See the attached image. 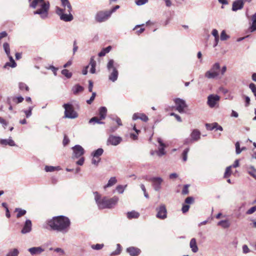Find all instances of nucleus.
Wrapping results in <instances>:
<instances>
[{
	"mask_svg": "<svg viewBox=\"0 0 256 256\" xmlns=\"http://www.w3.org/2000/svg\"><path fill=\"white\" fill-rule=\"evenodd\" d=\"M56 14L60 16V19L64 22H70L73 20V16L71 12H66L63 8L59 7L56 8Z\"/></svg>",
	"mask_w": 256,
	"mask_h": 256,
	"instance_id": "7",
	"label": "nucleus"
},
{
	"mask_svg": "<svg viewBox=\"0 0 256 256\" xmlns=\"http://www.w3.org/2000/svg\"><path fill=\"white\" fill-rule=\"evenodd\" d=\"M73 154L72 158L73 159L78 158L82 156L84 153V150L80 145H76L72 148Z\"/></svg>",
	"mask_w": 256,
	"mask_h": 256,
	"instance_id": "13",
	"label": "nucleus"
},
{
	"mask_svg": "<svg viewBox=\"0 0 256 256\" xmlns=\"http://www.w3.org/2000/svg\"><path fill=\"white\" fill-rule=\"evenodd\" d=\"M33 109V106H30L28 110H24L23 112L25 114L26 117L28 118L32 114V112Z\"/></svg>",
	"mask_w": 256,
	"mask_h": 256,
	"instance_id": "43",
	"label": "nucleus"
},
{
	"mask_svg": "<svg viewBox=\"0 0 256 256\" xmlns=\"http://www.w3.org/2000/svg\"><path fill=\"white\" fill-rule=\"evenodd\" d=\"M220 100V96L217 94H210L208 97L207 104L211 108H213L218 104Z\"/></svg>",
	"mask_w": 256,
	"mask_h": 256,
	"instance_id": "11",
	"label": "nucleus"
},
{
	"mask_svg": "<svg viewBox=\"0 0 256 256\" xmlns=\"http://www.w3.org/2000/svg\"><path fill=\"white\" fill-rule=\"evenodd\" d=\"M62 74L68 78H70L72 76V73L70 72L66 69H64L62 70Z\"/></svg>",
	"mask_w": 256,
	"mask_h": 256,
	"instance_id": "40",
	"label": "nucleus"
},
{
	"mask_svg": "<svg viewBox=\"0 0 256 256\" xmlns=\"http://www.w3.org/2000/svg\"><path fill=\"white\" fill-rule=\"evenodd\" d=\"M256 211V206H254L250 208L247 212H246V214H251L254 212Z\"/></svg>",
	"mask_w": 256,
	"mask_h": 256,
	"instance_id": "55",
	"label": "nucleus"
},
{
	"mask_svg": "<svg viewBox=\"0 0 256 256\" xmlns=\"http://www.w3.org/2000/svg\"><path fill=\"white\" fill-rule=\"evenodd\" d=\"M62 2V6L64 8V10L66 12H70L72 10V6L69 2L68 0H60Z\"/></svg>",
	"mask_w": 256,
	"mask_h": 256,
	"instance_id": "22",
	"label": "nucleus"
},
{
	"mask_svg": "<svg viewBox=\"0 0 256 256\" xmlns=\"http://www.w3.org/2000/svg\"><path fill=\"white\" fill-rule=\"evenodd\" d=\"M140 214L134 210L129 212L127 213V217L129 219L137 218L139 217Z\"/></svg>",
	"mask_w": 256,
	"mask_h": 256,
	"instance_id": "28",
	"label": "nucleus"
},
{
	"mask_svg": "<svg viewBox=\"0 0 256 256\" xmlns=\"http://www.w3.org/2000/svg\"><path fill=\"white\" fill-rule=\"evenodd\" d=\"M48 224L52 230L66 234L69 230L70 221L68 217L60 216L48 220Z\"/></svg>",
	"mask_w": 256,
	"mask_h": 256,
	"instance_id": "1",
	"label": "nucleus"
},
{
	"mask_svg": "<svg viewBox=\"0 0 256 256\" xmlns=\"http://www.w3.org/2000/svg\"><path fill=\"white\" fill-rule=\"evenodd\" d=\"M15 211L18 212L16 217L19 218L22 216H24L26 213V211L24 210H22L20 208H16Z\"/></svg>",
	"mask_w": 256,
	"mask_h": 256,
	"instance_id": "35",
	"label": "nucleus"
},
{
	"mask_svg": "<svg viewBox=\"0 0 256 256\" xmlns=\"http://www.w3.org/2000/svg\"><path fill=\"white\" fill-rule=\"evenodd\" d=\"M126 186L127 185H125L124 186L122 185H118L116 188V190L119 194H122Z\"/></svg>",
	"mask_w": 256,
	"mask_h": 256,
	"instance_id": "42",
	"label": "nucleus"
},
{
	"mask_svg": "<svg viewBox=\"0 0 256 256\" xmlns=\"http://www.w3.org/2000/svg\"><path fill=\"white\" fill-rule=\"evenodd\" d=\"M89 65L91 66L90 72L94 74L96 72V62L94 60V57L90 58Z\"/></svg>",
	"mask_w": 256,
	"mask_h": 256,
	"instance_id": "26",
	"label": "nucleus"
},
{
	"mask_svg": "<svg viewBox=\"0 0 256 256\" xmlns=\"http://www.w3.org/2000/svg\"><path fill=\"white\" fill-rule=\"evenodd\" d=\"M220 64L218 62L214 64L210 69L206 72L204 76L208 79L216 78L220 75Z\"/></svg>",
	"mask_w": 256,
	"mask_h": 256,
	"instance_id": "5",
	"label": "nucleus"
},
{
	"mask_svg": "<svg viewBox=\"0 0 256 256\" xmlns=\"http://www.w3.org/2000/svg\"><path fill=\"white\" fill-rule=\"evenodd\" d=\"M0 144L2 146L8 145L11 146H16L14 142L12 140L11 137H10L8 139H0Z\"/></svg>",
	"mask_w": 256,
	"mask_h": 256,
	"instance_id": "20",
	"label": "nucleus"
},
{
	"mask_svg": "<svg viewBox=\"0 0 256 256\" xmlns=\"http://www.w3.org/2000/svg\"><path fill=\"white\" fill-rule=\"evenodd\" d=\"M252 24L250 28V32H254L256 30V12L252 16Z\"/></svg>",
	"mask_w": 256,
	"mask_h": 256,
	"instance_id": "29",
	"label": "nucleus"
},
{
	"mask_svg": "<svg viewBox=\"0 0 256 256\" xmlns=\"http://www.w3.org/2000/svg\"><path fill=\"white\" fill-rule=\"evenodd\" d=\"M189 152V148H186L182 152V160L184 162L186 161L187 160V156Z\"/></svg>",
	"mask_w": 256,
	"mask_h": 256,
	"instance_id": "48",
	"label": "nucleus"
},
{
	"mask_svg": "<svg viewBox=\"0 0 256 256\" xmlns=\"http://www.w3.org/2000/svg\"><path fill=\"white\" fill-rule=\"evenodd\" d=\"M96 96V93L95 92H93L92 93V95L91 97L90 98L86 100L87 104H91L92 103V102L94 101V100Z\"/></svg>",
	"mask_w": 256,
	"mask_h": 256,
	"instance_id": "53",
	"label": "nucleus"
},
{
	"mask_svg": "<svg viewBox=\"0 0 256 256\" xmlns=\"http://www.w3.org/2000/svg\"><path fill=\"white\" fill-rule=\"evenodd\" d=\"M94 200L99 209L111 208H113L118 200V197L114 196L112 198H108L104 197L101 198L100 194L97 192H94Z\"/></svg>",
	"mask_w": 256,
	"mask_h": 256,
	"instance_id": "2",
	"label": "nucleus"
},
{
	"mask_svg": "<svg viewBox=\"0 0 256 256\" xmlns=\"http://www.w3.org/2000/svg\"><path fill=\"white\" fill-rule=\"evenodd\" d=\"M122 141V138L121 137L110 135L108 139L107 143L108 144L116 146L120 144Z\"/></svg>",
	"mask_w": 256,
	"mask_h": 256,
	"instance_id": "14",
	"label": "nucleus"
},
{
	"mask_svg": "<svg viewBox=\"0 0 256 256\" xmlns=\"http://www.w3.org/2000/svg\"><path fill=\"white\" fill-rule=\"evenodd\" d=\"M104 152V150L102 148H99L96 150L94 151L91 155L94 158H100V156H101Z\"/></svg>",
	"mask_w": 256,
	"mask_h": 256,
	"instance_id": "27",
	"label": "nucleus"
},
{
	"mask_svg": "<svg viewBox=\"0 0 256 256\" xmlns=\"http://www.w3.org/2000/svg\"><path fill=\"white\" fill-rule=\"evenodd\" d=\"M218 225L224 228H226L230 227V223L228 220H222L218 222Z\"/></svg>",
	"mask_w": 256,
	"mask_h": 256,
	"instance_id": "31",
	"label": "nucleus"
},
{
	"mask_svg": "<svg viewBox=\"0 0 256 256\" xmlns=\"http://www.w3.org/2000/svg\"><path fill=\"white\" fill-rule=\"evenodd\" d=\"M194 141L190 138H187L184 140V144H192Z\"/></svg>",
	"mask_w": 256,
	"mask_h": 256,
	"instance_id": "64",
	"label": "nucleus"
},
{
	"mask_svg": "<svg viewBox=\"0 0 256 256\" xmlns=\"http://www.w3.org/2000/svg\"><path fill=\"white\" fill-rule=\"evenodd\" d=\"M117 182V180L116 177H112L108 180V184L104 186V188L106 189L107 188L112 186L116 184Z\"/></svg>",
	"mask_w": 256,
	"mask_h": 256,
	"instance_id": "32",
	"label": "nucleus"
},
{
	"mask_svg": "<svg viewBox=\"0 0 256 256\" xmlns=\"http://www.w3.org/2000/svg\"><path fill=\"white\" fill-rule=\"evenodd\" d=\"M190 137L194 141H198L200 138V132L198 130L194 129L190 134Z\"/></svg>",
	"mask_w": 256,
	"mask_h": 256,
	"instance_id": "23",
	"label": "nucleus"
},
{
	"mask_svg": "<svg viewBox=\"0 0 256 256\" xmlns=\"http://www.w3.org/2000/svg\"><path fill=\"white\" fill-rule=\"evenodd\" d=\"M28 252L32 254H40L44 251V249L41 246L32 247L28 249Z\"/></svg>",
	"mask_w": 256,
	"mask_h": 256,
	"instance_id": "21",
	"label": "nucleus"
},
{
	"mask_svg": "<svg viewBox=\"0 0 256 256\" xmlns=\"http://www.w3.org/2000/svg\"><path fill=\"white\" fill-rule=\"evenodd\" d=\"M189 186V185L188 184H186L184 186V188H183V189L182 190V194H188V188Z\"/></svg>",
	"mask_w": 256,
	"mask_h": 256,
	"instance_id": "54",
	"label": "nucleus"
},
{
	"mask_svg": "<svg viewBox=\"0 0 256 256\" xmlns=\"http://www.w3.org/2000/svg\"><path fill=\"white\" fill-rule=\"evenodd\" d=\"M126 252L131 256H137L140 254V250L137 248L131 246L127 248Z\"/></svg>",
	"mask_w": 256,
	"mask_h": 256,
	"instance_id": "19",
	"label": "nucleus"
},
{
	"mask_svg": "<svg viewBox=\"0 0 256 256\" xmlns=\"http://www.w3.org/2000/svg\"><path fill=\"white\" fill-rule=\"evenodd\" d=\"M248 173L256 179V169L253 166H250L248 168Z\"/></svg>",
	"mask_w": 256,
	"mask_h": 256,
	"instance_id": "36",
	"label": "nucleus"
},
{
	"mask_svg": "<svg viewBox=\"0 0 256 256\" xmlns=\"http://www.w3.org/2000/svg\"><path fill=\"white\" fill-rule=\"evenodd\" d=\"M100 158H96L93 157V158L92 160V163L94 165L98 166L99 162H100Z\"/></svg>",
	"mask_w": 256,
	"mask_h": 256,
	"instance_id": "58",
	"label": "nucleus"
},
{
	"mask_svg": "<svg viewBox=\"0 0 256 256\" xmlns=\"http://www.w3.org/2000/svg\"><path fill=\"white\" fill-rule=\"evenodd\" d=\"M176 106V110L180 113L184 112V109L187 107L186 101L180 98H176L174 100Z\"/></svg>",
	"mask_w": 256,
	"mask_h": 256,
	"instance_id": "12",
	"label": "nucleus"
},
{
	"mask_svg": "<svg viewBox=\"0 0 256 256\" xmlns=\"http://www.w3.org/2000/svg\"><path fill=\"white\" fill-rule=\"evenodd\" d=\"M194 202V198L192 196L188 197L185 200V202L188 204H192Z\"/></svg>",
	"mask_w": 256,
	"mask_h": 256,
	"instance_id": "56",
	"label": "nucleus"
},
{
	"mask_svg": "<svg viewBox=\"0 0 256 256\" xmlns=\"http://www.w3.org/2000/svg\"><path fill=\"white\" fill-rule=\"evenodd\" d=\"M90 124H95L96 123L98 124H104V122H101L100 120H99L97 117L94 116L90 119L89 120Z\"/></svg>",
	"mask_w": 256,
	"mask_h": 256,
	"instance_id": "39",
	"label": "nucleus"
},
{
	"mask_svg": "<svg viewBox=\"0 0 256 256\" xmlns=\"http://www.w3.org/2000/svg\"><path fill=\"white\" fill-rule=\"evenodd\" d=\"M10 60V62H12V64H10L9 62H6L4 66V67H6V66H10L12 68H15L16 66V62H14L13 58L12 56H10V54L9 56H7Z\"/></svg>",
	"mask_w": 256,
	"mask_h": 256,
	"instance_id": "34",
	"label": "nucleus"
},
{
	"mask_svg": "<svg viewBox=\"0 0 256 256\" xmlns=\"http://www.w3.org/2000/svg\"><path fill=\"white\" fill-rule=\"evenodd\" d=\"M190 246L193 252L195 253L198 252V248L195 238H192L191 239L190 242Z\"/></svg>",
	"mask_w": 256,
	"mask_h": 256,
	"instance_id": "24",
	"label": "nucleus"
},
{
	"mask_svg": "<svg viewBox=\"0 0 256 256\" xmlns=\"http://www.w3.org/2000/svg\"><path fill=\"white\" fill-rule=\"evenodd\" d=\"M135 2L138 6H142L146 4L148 0H136Z\"/></svg>",
	"mask_w": 256,
	"mask_h": 256,
	"instance_id": "57",
	"label": "nucleus"
},
{
	"mask_svg": "<svg viewBox=\"0 0 256 256\" xmlns=\"http://www.w3.org/2000/svg\"><path fill=\"white\" fill-rule=\"evenodd\" d=\"M158 142L160 144V147L158 148V150L157 152V154L158 156H162L165 154H166L164 152V148L166 147V145L163 142L162 140L160 138H158Z\"/></svg>",
	"mask_w": 256,
	"mask_h": 256,
	"instance_id": "17",
	"label": "nucleus"
},
{
	"mask_svg": "<svg viewBox=\"0 0 256 256\" xmlns=\"http://www.w3.org/2000/svg\"><path fill=\"white\" fill-rule=\"evenodd\" d=\"M190 208V206L188 204H184L182 207V210L183 213L186 212Z\"/></svg>",
	"mask_w": 256,
	"mask_h": 256,
	"instance_id": "62",
	"label": "nucleus"
},
{
	"mask_svg": "<svg viewBox=\"0 0 256 256\" xmlns=\"http://www.w3.org/2000/svg\"><path fill=\"white\" fill-rule=\"evenodd\" d=\"M112 120L116 121L118 126H122V125L121 120L120 118L116 116L115 118H112Z\"/></svg>",
	"mask_w": 256,
	"mask_h": 256,
	"instance_id": "61",
	"label": "nucleus"
},
{
	"mask_svg": "<svg viewBox=\"0 0 256 256\" xmlns=\"http://www.w3.org/2000/svg\"><path fill=\"white\" fill-rule=\"evenodd\" d=\"M24 100V98L22 96L14 97L12 98V101L16 104L22 102Z\"/></svg>",
	"mask_w": 256,
	"mask_h": 256,
	"instance_id": "49",
	"label": "nucleus"
},
{
	"mask_svg": "<svg viewBox=\"0 0 256 256\" xmlns=\"http://www.w3.org/2000/svg\"><path fill=\"white\" fill-rule=\"evenodd\" d=\"M44 170L47 172H52L56 170H60V168L59 166H46Z\"/></svg>",
	"mask_w": 256,
	"mask_h": 256,
	"instance_id": "38",
	"label": "nucleus"
},
{
	"mask_svg": "<svg viewBox=\"0 0 256 256\" xmlns=\"http://www.w3.org/2000/svg\"><path fill=\"white\" fill-rule=\"evenodd\" d=\"M107 69L110 72L108 78L112 82L116 81L118 78V72L114 66V62L113 60H109L107 64Z\"/></svg>",
	"mask_w": 256,
	"mask_h": 256,
	"instance_id": "4",
	"label": "nucleus"
},
{
	"mask_svg": "<svg viewBox=\"0 0 256 256\" xmlns=\"http://www.w3.org/2000/svg\"><path fill=\"white\" fill-rule=\"evenodd\" d=\"M149 182L152 183L154 190L158 192L162 188V185L164 180L161 177L153 176L150 178Z\"/></svg>",
	"mask_w": 256,
	"mask_h": 256,
	"instance_id": "8",
	"label": "nucleus"
},
{
	"mask_svg": "<svg viewBox=\"0 0 256 256\" xmlns=\"http://www.w3.org/2000/svg\"><path fill=\"white\" fill-rule=\"evenodd\" d=\"M64 108V117L66 118L74 119L78 118V114L74 110L72 105L70 104H64L63 105Z\"/></svg>",
	"mask_w": 256,
	"mask_h": 256,
	"instance_id": "6",
	"label": "nucleus"
},
{
	"mask_svg": "<svg viewBox=\"0 0 256 256\" xmlns=\"http://www.w3.org/2000/svg\"><path fill=\"white\" fill-rule=\"evenodd\" d=\"M44 1V0H33L30 4V6L33 8H36L39 3L42 2L40 4V8L34 11V14L40 15L42 19H46L48 17V12L50 9V4L48 1Z\"/></svg>",
	"mask_w": 256,
	"mask_h": 256,
	"instance_id": "3",
	"label": "nucleus"
},
{
	"mask_svg": "<svg viewBox=\"0 0 256 256\" xmlns=\"http://www.w3.org/2000/svg\"><path fill=\"white\" fill-rule=\"evenodd\" d=\"M18 250L17 248H14L10 250L6 256H18Z\"/></svg>",
	"mask_w": 256,
	"mask_h": 256,
	"instance_id": "37",
	"label": "nucleus"
},
{
	"mask_svg": "<svg viewBox=\"0 0 256 256\" xmlns=\"http://www.w3.org/2000/svg\"><path fill=\"white\" fill-rule=\"evenodd\" d=\"M111 46H108L106 48H103L98 54V56L100 57L104 56L106 54L108 53L112 50Z\"/></svg>",
	"mask_w": 256,
	"mask_h": 256,
	"instance_id": "33",
	"label": "nucleus"
},
{
	"mask_svg": "<svg viewBox=\"0 0 256 256\" xmlns=\"http://www.w3.org/2000/svg\"><path fill=\"white\" fill-rule=\"evenodd\" d=\"M242 252L244 254H248L250 252V250L248 246L244 244L242 246Z\"/></svg>",
	"mask_w": 256,
	"mask_h": 256,
	"instance_id": "63",
	"label": "nucleus"
},
{
	"mask_svg": "<svg viewBox=\"0 0 256 256\" xmlns=\"http://www.w3.org/2000/svg\"><path fill=\"white\" fill-rule=\"evenodd\" d=\"M48 69L52 70V71L53 72L54 76L56 75V72L58 70V68H55L53 66H50L48 68H47Z\"/></svg>",
	"mask_w": 256,
	"mask_h": 256,
	"instance_id": "60",
	"label": "nucleus"
},
{
	"mask_svg": "<svg viewBox=\"0 0 256 256\" xmlns=\"http://www.w3.org/2000/svg\"><path fill=\"white\" fill-rule=\"evenodd\" d=\"M229 38V36L227 35L224 30H222L220 34V40H225Z\"/></svg>",
	"mask_w": 256,
	"mask_h": 256,
	"instance_id": "51",
	"label": "nucleus"
},
{
	"mask_svg": "<svg viewBox=\"0 0 256 256\" xmlns=\"http://www.w3.org/2000/svg\"><path fill=\"white\" fill-rule=\"evenodd\" d=\"M121 252V246L120 245V244H116V250L112 252L110 255L111 256H113V255H118V254H120Z\"/></svg>",
	"mask_w": 256,
	"mask_h": 256,
	"instance_id": "45",
	"label": "nucleus"
},
{
	"mask_svg": "<svg viewBox=\"0 0 256 256\" xmlns=\"http://www.w3.org/2000/svg\"><path fill=\"white\" fill-rule=\"evenodd\" d=\"M110 16V12L108 10L100 11L97 12L95 19L96 22H102L106 21Z\"/></svg>",
	"mask_w": 256,
	"mask_h": 256,
	"instance_id": "10",
	"label": "nucleus"
},
{
	"mask_svg": "<svg viewBox=\"0 0 256 256\" xmlns=\"http://www.w3.org/2000/svg\"><path fill=\"white\" fill-rule=\"evenodd\" d=\"M156 218L160 220H164L167 218V210L164 204H161L156 208Z\"/></svg>",
	"mask_w": 256,
	"mask_h": 256,
	"instance_id": "9",
	"label": "nucleus"
},
{
	"mask_svg": "<svg viewBox=\"0 0 256 256\" xmlns=\"http://www.w3.org/2000/svg\"><path fill=\"white\" fill-rule=\"evenodd\" d=\"M236 152L237 154H240L242 152V150L240 148V144L239 142H237L236 144Z\"/></svg>",
	"mask_w": 256,
	"mask_h": 256,
	"instance_id": "52",
	"label": "nucleus"
},
{
	"mask_svg": "<svg viewBox=\"0 0 256 256\" xmlns=\"http://www.w3.org/2000/svg\"><path fill=\"white\" fill-rule=\"evenodd\" d=\"M72 90L74 94H77L84 90V88L78 84L73 86Z\"/></svg>",
	"mask_w": 256,
	"mask_h": 256,
	"instance_id": "30",
	"label": "nucleus"
},
{
	"mask_svg": "<svg viewBox=\"0 0 256 256\" xmlns=\"http://www.w3.org/2000/svg\"><path fill=\"white\" fill-rule=\"evenodd\" d=\"M132 118L134 120L140 119L144 122H146L148 120V117L144 114L138 112L134 113L132 116Z\"/></svg>",
	"mask_w": 256,
	"mask_h": 256,
	"instance_id": "18",
	"label": "nucleus"
},
{
	"mask_svg": "<svg viewBox=\"0 0 256 256\" xmlns=\"http://www.w3.org/2000/svg\"><path fill=\"white\" fill-rule=\"evenodd\" d=\"M206 129L209 130H212L216 128V126H214V123L212 124H206Z\"/></svg>",
	"mask_w": 256,
	"mask_h": 256,
	"instance_id": "59",
	"label": "nucleus"
},
{
	"mask_svg": "<svg viewBox=\"0 0 256 256\" xmlns=\"http://www.w3.org/2000/svg\"><path fill=\"white\" fill-rule=\"evenodd\" d=\"M232 168V166H228L226 168V171L224 172V178H228L230 176L231 172H231Z\"/></svg>",
	"mask_w": 256,
	"mask_h": 256,
	"instance_id": "44",
	"label": "nucleus"
},
{
	"mask_svg": "<svg viewBox=\"0 0 256 256\" xmlns=\"http://www.w3.org/2000/svg\"><path fill=\"white\" fill-rule=\"evenodd\" d=\"M3 48L7 56L10 54V48L9 44L7 42H4L3 44Z\"/></svg>",
	"mask_w": 256,
	"mask_h": 256,
	"instance_id": "41",
	"label": "nucleus"
},
{
	"mask_svg": "<svg viewBox=\"0 0 256 256\" xmlns=\"http://www.w3.org/2000/svg\"><path fill=\"white\" fill-rule=\"evenodd\" d=\"M32 222L30 220H26L24 226L21 230L22 234H26L30 232L32 230Z\"/></svg>",
	"mask_w": 256,
	"mask_h": 256,
	"instance_id": "15",
	"label": "nucleus"
},
{
	"mask_svg": "<svg viewBox=\"0 0 256 256\" xmlns=\"http://www.w3.org/2000/svg\"><path fill=\"white\" fill-rule=\"evenodd\" d=\"M244 3L242 0H236L232 3V10L236 12L242 10L244 7Z\"/></svg>",
	"mask_w": 256,
	"mask_h": 256,
	"instance_id": "16",
	"label": "nucleus"
},
{
	"mask_svg": "<svg viewBox=\"0 0 256 256\" xmlns=\"http://www.w3.org/2000/svg\"><path fill=\"white\" fill-rule=\"evenodd\" d=\"M104 245V244H92L91 246V248L96 250H101L103 247Z\"/></svg>",
	"mask_w": 256,
	"mask_h": 256,
	"instance_id": "47",
	"label": "nucleus"
},
{
	"mask_svg": "<svg viewBox=\"0 0 256 256\" xmlns=\"http://www.w3.org/2000/svg\"><path fill=\"white\" fill-rule=\"evenodd\" d=\"M19 88L20 90H26V91L29 90L28 86L24 82H20L19 83Z\"/></svg>",
	"mask_w": 256,
	"mask_h": 256,
	"instance_id": "46",
	"label": "nucleus"
},
{
	"mask_svg": "<svg viewBox=\"0 0 256 256\" xmlns=\"http://www.w3.org/2000/svg\"><path fill=\"white\" fill-rule=\"evenodd\" d=\"M249 88L256 97V86L254 83H251L249 85Z\"/></svg>",
	"mask_w": 256,
	"mask_h": 256,
	"instance_id": "50",
	"label": "nucleus"
},
{
	"mask_svg": "<svg viewBox=\"0 0 256 256\" xmlns=\"http://www.w3.org/2000/svg\"><path fill=\"white\" fill-rule=\"evenodd\" d=\"M107 112V109L105 106H102L99 108V114L100 120H104L106 118Z\"/></svg>",
	"mask_w": 256,
	"mask_h": 256,
	"instance_id": "25",
	"label": "nucleus"
}]
</instances>
